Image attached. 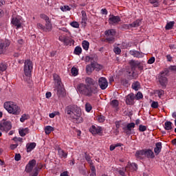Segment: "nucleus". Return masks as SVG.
<instances>
[{"instance_id": "obj_44", "label": "nucleus", "mask_w": 176, "mask_h": 176, "mask_svg": "<svg viewBox=\"0 0 176 176\" xmlns=\"http://www.w3.org/2000/svg\"><path fill=\"white\" fill-rule=\"evenodd\" d=\"M97 119L100 123H103V122H105V117L104 116H98Z\"/></svg>"}, {"instance_id": "obj_51", "label": "nucleus", "mask_w": 176, "mask_h": 176, "mask_svg": "<svg viewBox=\"0 0 176 176\" xmlns=\"http://www.w3.org/2000/svg\"><path fill=\"white\" fill-rule=\"evenodd\" d=\"M72 27H74V28H79V23L76 21H74L71 23Z\"/></svg>"}, {"instance_id": "obj_22", "label": "nucleus", "mask_w": 176, "mask_h": 176, "mask_svg": "<svg viewBox=\"0 0 176 176\" xmlns=\"http://www.w3.org/2000/svg\"><path fill=\"white\" fill-rule=\"evenodd\" d=\"M81 14H82L81 24L84 27H86V25L87 24V15L86 14V12L82 10L81 12Z\"/></svg>"}, {"instance_id": "obj_41", "label": "nucleus", "mask_w": 176, "mask_h": 176, "mask_svg": "<svg viewBox=\"0 0 176 176\" xmlns=\"http://www.w3.org/2000/svg\"><path fill=\"white\" fill-rule=\"evenodd\" d=\"M174 27V21L168 23L165 27L166 30H171Z\"/></svg>"}, {"instance_id": "obj_36", "label": "nucleus", "mask_w": 176, "mask_h": 176, "mask_svg": "<svg viewBox=\"0 0 176 176\" xmlns=\"http://www.w3.org/2000/svg\"><path fill=\"white\" fill-rule=\"evenodd\" d=\"M130 54H131V56H133V57H141V53H140V52L138 51H130Z\"/></svg>"}, {"instance_id": "obj_7", "label": "nucleus", "mask_w": 176, "mask_h": 176, "mask_svg": "<svg viewBox=\"0 0 176 176\" xmlns=\"http://www.w3.org/2000/svg\"><path fill=\"white\" fill-rule=\"evenodd\" d=\"M34 68V64L31 60H26L24 63L23 72L24 75L30 78L32 74V69Z\"/></svg>"}, {"instance_id": "obj_1", "label": "nucleus", "mask_w": 176, "mask_h": 176, "mask_svg": "<svg viewBox=\"0 0 176 176\" xmlns=\"http://www.w3.org/2000/svg\"><path fill=\"white\" fill-rule=\"evenodd\" d=\"M85 84L80 83L77 86V91L80 94L87 96V97H91L93 94H97L98 93V89L97 88V82L93 78L87 77L85 78Z\"/></svg>"}, {"instance_id": "obj_42", "label": "nucleus", "mask_w": 176, "mask_h": 176, "mask_svg": "<svg viewBox=\"0 0 176 176\" xmlns=\"http://www.w3.org/2000/svg\"><path fill=\"white\" fill-rule=\"evenodd\" d=\"M85 159L89 163V164H93L94 162L93 160H91V157H90V155L85 154Z\"/></svg>"}, {"instance_id": "obj_29", "label": "nucleus", "mask_w": 176, "mask_h": 176, "mask_svg": "<svg viewBox=\"0 0 176 176\" xmlns=\"http://www.w3.org/2000/svg\"><path fill=\"white\" fill-rule=\"evenodd\" d=\"M135 70H131V72L128 71L127 72V75L129 76V79H135V78H137L138 76L137 75V74H135V72H134Z\"/></svg>"}, {"instance_id": "obj_13", "label": "nucleus", "mask_w": 176, "mask_h": 176, "mask_svg": "<svg viewBox=\"0 0 176 176\" xmlns=\"http://www.w3.org/2000/svg\"><path fill=\"white\" fill-rule=\"evenodd\" d=\"M120 21H121L120 16H115V15H109V24H111V25H115L120 23Z\"/></svg>"}, {"instance_id": "obj_52", "label": "nucleus", "mask_w": 176, "mask_h": 176, "mask_svg": "<svg viewBox=\"0 0 176 176\" xmlns=\"http://www.w3.org/2000/svg\"><path fill=\"white\" fill-rule=\"evenodd\" d=\"M85 61L86 63H90V61H93V57L87 56L85 58Z\"/></svg>"}, {"instance_id": "obj_8", "label": "nucleus", "mask_w": 176, "mask_h": 176, "mask_svg": "<svg viewBox=\"0 0 176 176\" xmlns=\"http://www.w3.org/2000/svg\"><path fill=\"white\" fill-rule=\"evenodd\" d=\"M104 35L106 36V41L109 43H113L115 42V36L116 35V32L113 29H111L105 31Z\"/></svg>"}, {"instance_id": "obj_23", "label": "nucleus", "mask_w": 176, "mask_h": 176, "mask_svg": "<svg viewBox=\"0 0 176 176\" xmlns=\"http://www.w3.org/2000/svg\"><path fill=\"white\" fill-rule=\"evenodd\" d=\"M9 43L6 41H0V54H2L5 52L6 47L9 46Z\"/></svg>"}, {"instance_id": "obj_38", "label": "nucleus", "mask_w": 176, "mask_h": 176, "mask_svg": "<svg viewBox=\"0 0 176 176\" xmlns=\"http://www.w3.org/2000/svg\"><path fill=\"white\" fill-rule=\"evenodd\" d=\"M28 119H30V116L27 114H23L20 118V121L21 122V123H24V122H25V120H28Z\"/></svg>"}, {"instance_id": "obj_17", "label": "nucleus", "mask_w": 176, "mask_h": 176, "mask_svg": "<svg viewBox=\"0 0 176 176\" xmlns=\"http://www.w3.org/2000/svg\"><path fill=\"white\" fill-rule=\"evenodd\" d=\"M97 67H98L100 69H101V68L102 67V66L98 65V63H91V65H87L86 71L87 72H91L94 71V68H97Z\"/></svg>"}, {"instance_id": "obj_60", "label": "nucleus", "mask_w": 176, "mask_h": 176, "mask_svg": "<svg viewBox=\"0 0 176 176\" xmlns=\"http://www.w3.org/2000/svg\"><path fill=\"white\" fill-rule=\"evenodd\" d=\"M169 69L173 72H175V74H176V66H170L169 67Z\"/></svg>"}, {"instance_id": "obj_18", "label": "nucleus", "mask_w": 176, "mask_h": 176, "mask_svg": "<svg viewBox=\"0 0 176 176\" xmlns=\"http://www.w3.org/2000/svg\"><path fill=\"white\" fill-rule=\"evenodd\" d=\"M135 127V124L134 122L129 123L126 127H124L123 130L126 134H131V129Z\"/></svg>"}, {"instance_id": "obj_31", "label": "nucleus", "mask_w": 176, "mask_h": 176, "mask_svg": "<svg viewBox=\"0 0 176 176\" xmlns=\"http://www.w3.org/2000/svg\"><path fill=\"white\" fill-rule=\"evenodd\" d=\"M164 129L165 130H173V122H170V121H166L164 123Z\"/></svg>"}, {"instance_id": "obj_35", "label": "nucleus", "mask_w": 176, "mask_h": 176, "mask_svg": "<svg viewBox=\"0 0 176 176\" xmlns=\"http://www.w3.org/2000/svg\"><path fill=\"white\" fill-rule=\"evenodd\" d=\"M54 131V128L50 126H47L45 129V134H47V135L50 134V133H52V131Z\"/></svg>"}, {"instance_id": "obj_6", "label": "nucleus", "mask_w": 176, "mask_h": 176, "mask_svg": "<svg viewBox=\"0 0 176 176\" xmlns=\"http://www.w3.org/2000/svg\"><path fill=\"white\" fill-rule=\"evenodd\" d=\"M36 165V160H32L29 161L28 164L25 166V171L29 173L30 176H38L39 174V168L35 167Z\"/></svg>"}, {"instance_id": "obj_11", "label": "nucleus", "mask_w": 176, "mask_h": 176, "mask_svg": "<svg viewBox=\"0 0 176 176\" xmlns=\"http://www.w3.org/2000/svg\"><path fill=\"white\" fill-rule=\"evenodd\" d=\"M168 74V70H165L164 72H162L161 73V75L159 78L160 84L161 85V86H162V87H166L167 85V82H168L167 77H165L164 75H167Z\"/></svg>"}, {"instance_id": "obj_57", "label": "nucleus", "mask_w": 176, "mask_h": 176, "mask_svg": "<svg viewBox=\"0 0 176 176\" xmlns=\"http://www.w3.org/2000/svg\"><path fill=\"white\" fill-rule=\"evenodd\" d=\"M100 13H101L102 14H105V15H107V14H108V10H107L106 8H103V9H102V10H100Z\"/></svg>"}, {"instance_id": "obj_5", "label": "nucleus", "mask_w": 176, "mask_h": 176, "mask_svg": "<svg viewBox=\"0 0 176 176\" xmlns=\"http://www.w3.org/2000/svg\"><path fill=\"white\" fill-rule=\"evenodd\" d=\"M4 108L11 115H20L21 109L14 102H6L4 103Z\"/></svg>"}, {"instance_id": "obj_2", "label": "nucleus", "mask_w": 176, "mask_h": 176, "mask_svg": "<svg viewBox=\"0 0 176 176\" xmlns=\"http://www.w3.org/2000/svg\"><path fill=\"white\" fill-rule=\"evenodd\" d=\"M66 113L68 115L70 120L74 122V123H82L83 118H82V111L80 108L77 106L67 107L66 108Z\"/></svg>"}, {"instance_id": "obj_62", "label": "nucleus", "mask_w": 176, "mask_h": 176, "mask_svg": "<svg viewBox=\"0 0 176 176\" xmlns=\"http://www.w3.org/2000/svg\"><path fill=\"white\" fill-rule=\"evenodd\" d=\"M45 97L46 98H50V97H52V92H47L45 94Z\"/></svg>"}, {"instance_id": "obj_27", "label": "nucleus", "mask_w": 176, "mask_h": 176, "mask_svg": "<svg viewBox=\"0 0 176 176\" xmlns=\"http://www.w3.org/2000/svg\"><path fill=\"white\" fill-rule=\"evenodd\" d=\"M154 152L155 155H159L162 152V142H157L155 144V148H154Z\"/></svg>"}, {"instance_id": "obj_26", "label": "nucleus", "mask_w": 176, "mask_h": 176, "mask_svg": "<svg viewBox=\"0 0 176 176\" xmlns=\"http://www.w3.org/2000/svg\"><path fill=\"white\" fill-rule=\"evenodd\" d=\"M139 61L131 60L129 61V65H131V68L132 71H135L137 67H138Z\"/></svg>"}, {"instance_id": "obj_3", "label": "nucleus", "mask_w": 176, "mask_h": 176, "mask_svg": "<svg viewBox=\"0 0 176 176\" xmlns=\"http://www.w3.org/2000/svg\"><path fill=\"white\" fill-rule=\"evenodd\" d=\"M40 18L45 21V25L41 23L36 24L38 30L43 31V32H50L53 30V23L52 19L45 14H41Z\"/></svg>"}, {"instance_id": "obj_21", "label": "nucleus", "mask_w": 176, "mask_h": 176, "mask_svg": "<svg viewBox=\"0 0 176 176\" xmlns=\"http://www.w3.org/2000/svg\"><path fill=\"white\" fill-rule=\"evenodd\" d=\"M144 156L148 159H155V153L151 149H144Z\"/></svg>"}, {"instance_id": "obj_4", "label": "nucleus", "mask_w": 176, "mask_h": 176, "mask_svg": "<svg viewBox=\"0 0 176 176\" xmlns=\"http://www.w3.org/2000/svg\"><path fill=\"white\" fill-rule=\"evenodd\" d=\"M54 80L55 82L54 91H56L58 97H64L65 96V89L61 85V78L57 74H54Z\"/></svg>"}, {"instance_id": "obj_25", "label": "nucleus", "mask_w": 176, "mask_h": 176, "mask_svg": "<svg viewBox=\"0 0 176 176\" xmlns=\"http://www.w3.org/2000/svg\"><path fill=\"white\" fill-rule=\"evenodd\" d=\"M58 155H59V157H61V159H67V157L68 156V153H66L65 151H64V150L61 148H58Z\"/></svg>"}, {"instance_id": "obj_49", "label": "nucleus", "mask_w": 176, "mask_h": 176, "mask_svg": "<svg viewBox=\"0 0 176 176\" xmlns=\"http://www.w3.org/2000/svg\"><path fill=\"white\" fill-rule=\"evenodd\" d=\"M136 100H141V98H142L144 97V96L142 95V93L141 92H138V94H136V96H135Z\"/></svg>"}, {"instance_id": "obj_47", "label": "nucleus", "mask_w": 176, "mask_h": 176, "mask_svg": "<svg viewBox=\"0 0 176 176\" xmlns=\"http://www.w3.org/2000/svg\"><path fill=\"white\" fill-rule=\"evenodd\" d=\"M146 129L147 127L145 125L140 124L139 126V131H141V132L146 131Z\"/></svg>"}, {"instance_id": "obj_19", "label": "nucleus", "mask_w": 176, "mask_h": 176, "mask_svg": "<svg viewBox=\"0 0 176 176\" xmlns=\"http://www.w3.org/2000/svg\"><path fill=\"white\" fill-rule=\"evenodd\" d=\"M58 40L60 42L64 43L65 45H66V46H67V45H69V43H71V42H74V40L72 39H69L68 37L65 36H60L58 38Z\"/></svg>"}, {"instance_id": "obj_64", "label": "nucleus", "mask_w": 176, "mask_h": 176, "mask_svg": "<svg viewBox=\"0 0 176 176\" xmlns=\"http://www.w3.org/2000/svg\"><path fill=\"white\" fill-rule=\"evenodd\" d=\"M17 146H19V144H12L10 146L11 149H16V148H17Z\"/></svg>"}, {"instance_id": "obj_28", "label": "nucleus", "mask_w": 176, "mask_h": 176, "mask_svg": "<svg viewBox=\"0 0 176 176\" xmlns=\"http://www.w3.org/2000/svg\"><path fill=\"white\" fill-rule=\"evenodd\" d=\"M19 135L21 137H25L28 133H30V129L25 128V129H21L19 130Z\"/></svg>"}, {"instance_id": "obj_46", "label": "nucleus", "mask_w": 176, "mask_h": 176, "mask_svg": "<svg viewBox=\"0 0 176 176\" xmlns=\"http://www.w3.org/2000/svg\"><path fill=\"white\" fill-rule=\"evenodd\" d=\"M118 146H122V144H120V143H118V144H115V145H113V144H111V146H110V151H115V148H118Z\"/></svg>"}, {"instance_id": "obj_20", "label": "nucleus", "mask_w": 176, "mask_h": 176, "mask_svg": "<svg viewBox=\"0 0 176 176\" xmlns=\"http://www.w3.org/2000/svg\"><path fill=\"white\" fill-rule=\"evenodd\" d=\"M141 23V20L140 19H137L136 21H133L132 23L127 25V24H124L123 25L124 28H129V27H132L133 28H137V27H140V24Z\"/></svg>"}, {"instance_id": "obj_54", "label": "nucleus", "mask_w": 176, "mask_h": 176, "mask_svg": "<svg viewBox=\"0 0 176 176\" xmlns=\"http://www.w3.org/2000/svg\"><path fill=\"white\" fill-rule=\"evenodd\" d=\"M13 141H15V142H23V138L14 137V138H13Z\"/></svg>"}, {"instance_id": "obj_10", "label": "nucleus", "mask_w": 176, "mask_h": 176, "mask_svg": "<svg viewBox=\"0 0 176 176\" xmlns=\"http://www.w3.org/2000/svg\"><path fill=\"white\" fill-rule=\"evenodd\" d=\"M138 170V165L135 163H130L128 162L126 166L124 168V171H126V174L129 175L130 172L133 173L134 171H137Z\"/></svg>"}, {"instance_id": "obj_55", "label": "nucleus", "mask_w": 176, "mask_h": 176, "mask_svg": "<svg viewBox=\"0 0 176 176\" xmlns=\"http://www.w3.org/2000/svg\"><path fill=\"white\" fill-rule=\"evenodd\" d=\"M21 155L20 154L15 155L14 160H16V162H19V160H21Z\"/></svg>"}, {"instance_id": "obj_58", "label": "nucleus", "mask_w": 176, "mask_h": 176, "mask_svg": "<svg viewBox=\"0 0 176 176\" xmlns=\"http://www.w3.org/2000/svg\"><path fill=\"white\" fill-rule=\"evenodd\" d=\"M89 165H90V168H91V173L96 171V166H94V163H93L92 164H89Z\"/></svg>"}, {"instance_id": "obj_48", "label": "nucleus", "mask_w": 176, "mask_h": 176, "mask_svg": "<svg viewBox=\"0 0 176 176\" xmlns=\"http://www.w3.org/2000/svg\"><path fill=\"white\" fill-rule=\"evenodd\" d=\"M151 108H153L154 109H156V108L159 107V102L153 101L151 103Z\"/></svg>"}, {"instance_id": "obj_61", "label": "nucleus", "mask_w": 176, "mask_h": 176, "mask_svg": "<svg viewBox=\"0 0 176 176\" xmlns=\"http://www.w3.org/2000/svg\"><path fill=\"white\" fill-rule=\"evenodd\" d=\"M119 174H120L122 176H126V175H129V174H127V173L124 170H120L119 171Z\"/></svg>"}, {"instance_id": "obj_14", "label": "nucleus", "mask_w": 176, "mask_h": 176, "mask_svg": "<svg viewBox=\"0 0 176 176\" xmlns=\"http://www.w3.org/2000/svg\"><path fill=\"white\" fill-rule=\"evenodd\" d=\"M98 85L102 90H105L108 87V80H107L105 77H100L98 79Z\"/></svg>"}, {"instance_id": "obj_39", "label": "nucleus", "mask_w": 176, "mask_h": 176, "mask_svg": "<svg viewBox=\"0 0 176 176\" xmlns=\"http://www.w3.org/2000/svg\"><path fill=\"white\" fill-rule=\"evenodd\" d=\"M91 109H93V107L91 106V104L89 102H87L85 104V111H86V112H90V111H91Z\"/></svg>"}, {"instance_id": "obj_24", "label": "nucleus", "mask_w": 176, "mask_h": 176, "mask_svg": "<svg viewBox=\"0 0 176 176\" xmlns=\"http://www.w3.org/2000/svg\"><path fill=\"white\" fill-rule=\"evenodd\" d=\"M135 157L137 159H139L140 160H142L144 158V156H145V150H140L137 151L135 154Z\"/></svg>"}, {"instance_id": "obj_40", "label": "nucleus", "mask_w": 176, "mask_h": 176, "mask_svg": "<svg viewBox=\"0 0 176 176\" xmlns=\"http://www.w3.org/2000/svg\"><path fill=\"white\" fill-rule=\"evenodd\" d=\"M111 105L113 108H118V107H119V101L117 100H113L111 102Z\"/></svg>"}, {"instance_id": "obj_59", "label": "nucleus", "mask_w": 176, "mask_h": 176, "mask_svg": "<svg viewBox=\"0 0 176 176\" xmlns=\"http://www.w3.org/2000/svg\"><path fill=\"white\" fill-rule=\"evenodd\" d=\"M115 124H116V127L117 130H118V129L120 128V121H116L115 122Z\"/></svg>"}, {"instance_id": "obj_15", "label": "nucleus", "mask_w": 176, "mask_h": 176, "mask_svg": "<svg viewBox=\"0 0 176 176\" xmlns=\"http://www.w3.org/2000/svg\"><path fill=\"white\" fill-rule=\"evenodd\" d=\"M134 100H135V96L134 94H129L126 96V104L127 105H134Z\"/></svg>"}, {"instance_id": "obj_63", "label": "nucleus", "mask_w": 176, "mask_h": 176, "mask_svg": "<svg viewBox=\"0 0 176 176\" xmlns=\"http://www.w3.org/2000/svg\"><path fill=\"white\" fill-rule=\"evenodd\" d=\"M163 94H164V91H163V90L158 91L159 97H162V96H163Z\"/></svg>"}, {"instance_id": "obj_12", "label": "nucleus", "mask_w": 176, "mask_h": 176, "mask_svg": "<svg viewBox=\"0 0 176 176\" xmlns=\"http://www.w3.org/2000/svg\"><path fill=\"white\" fill-rule=\"evenodd\" d=\"M89 131L93 135H97V134L101 135V134H102V128L99 126L92 125L89 129Z\"/></svg>"}, {"instance_id": "obj_34", "label": "nucleus", "mask_w": 176, "mask_h": 176, "mask_svg": "<svg viewBox=\"0 0 176 176\" xmlns=\"http://www.w3.org/2000/svg\"><path fill=\"white\" fill-rule=\"evenodd\" d=\"M7 69H8V65L5 63L3 62L0 63V72H3Z\"/></svg>"}, {"instance_id": "obj_9", "label": "nucleus", "mask_w": 176, "mask_h": 176, "mask_svg": "<svg viewBox=\"0 0 176 176\" xmlns=\"http://www.w3.org/2000/svg\"><path fill=\"white\" fill-rule=\"evenodd\" d=\"M11 129H12V122H10V121L3 120L0 124V130L1 131H6V133H8V131H9V130H11Z\"/></svg>"}, {"instance_id": "obj_33", "label": "nucleus", "mask_w": 176, "mask_h": 176, "mask_svg": "<svg viewBox=\"0 0 176 176\" xmlns=\"http://www.w3.org/2000/svg\"><path fill=\"white\" fill-rule=\"evenodd\" d=\"M82 46L84 50H89V46H90V43H89V41H83Z\"/></svg>"}, {"instance_id": "obj_32", "label": "nucleus", "mask_w": 176, "mask_h": 176, "mask_svg": "<svg viewBox=\"0 0 176 176\" xmlns=\"http://www.w3.org/2000/svg\"><path fill=\"white\" fill-rule=\"evenodd\" d=\"M141 87V85L138 81H136L132 84V89L133 90H135L138 91V90H140V88Z\"/></svg>"}, {"instance_id": "obj_56", "label": "nucleus", "mask_w": 176, "mask_h": 176, "mask_svg": "<svg viewBox=\"0 0 176 176\" xmlns=\"http://www.w3.org/2000/svg\"><path fill=\"white\" fill-rule=\"evenodd\" d=\"M155 57H151L148 59V64H153V63H155Z\"/></svg>"}, {"instance_id": "obj_43", "label": "nucleus", "mask_w": 176, "mask_h": 176, "mask_svg": "<svg viewBox=\"0 0 176 176\" xmlns=\"http://www.w3.org/2000/svg\"><path fill=\"white\" fill-rule=\"evenodd\" d=\"M60 9L62 10V12H68L71 10V8H69L68 6H60Z\"/></svg>"}, {"instance_id": "obj_37", "label": "nucleus", "mask_w": 176, "mask_h": 176, "mask_svg": "<svg viewBox=\"0 0 176 176\" xmlns=\"http://www.w3.org/2000/svg\"><path fill=\"white\" fill-rule=\"evenodd\" d=\"M74 54H76L77 56H79L82 53V47L77 46L74 49Z\"/></svg>"}, {"instance_id": "obj_45", "label": "nucleus", "mask_w": 176, "mask_h": 176, "mask_svg": "<svg viewBox=\"0 0 176 176\" xmlns=\"http://www.w3.org/2000/svg\"><path fill=\"white\" fill-rule=\"evenodd\" d=\"M72 74L73 76H76L78 75V69L76 67H72L71 69Z\"/></svg>"}, {"instance_id": "obj_53", "label": "nucleus", "mask_w": 176, "mask_h": 176, "mask_svg": "<svg viewBox=\"0 0 176 176\" xmlns=\"http://www.w3.org/2000/svg\"><path fill=\"white\" fill-rule=\"evenodd\" d=\"M150 3L154 4V6L157 7L159 5V1L158 0H150Z\"/></svg>"}, {"instance_id": "obj_30", "label": "nucleus", "mask_w": 176, "mask_h": 176, "mask_svg": "<svg viewBox=\"0 0 176 176\" xmlns=\"http://www.w3.org/2000/svg\"><path fill=\"white\" fill-rule=\"evenodd\" d=\"M35 146H36V143L35 142H32L30 143L29 144L26 145L27 148V152H31L33 149H35Z\"/></svg>"}, {"instance_id": "obj_16", "label": "nucleus", "mask_w": 176, "mask_h": 176, "mask_svg": "<svg viewBox=\"0 0 176 176\" xmlns=\"http://www.w3.org/2000/svg\"><path fill=\"white\" fill-rule=\"evenodd\" d=\"M11 23L14 27H16V30L21 28V19L20 18L13 17Z\"/></svg>"}, {"instance_id": "obj_50", "label": "nucleus", "mask_w": 176, "mask_h": 176, "mask_svg": "<svg viewBox=\"0 0 176 176\" xmlns=\"http://www.w3.org/2000/svg\"><path fill=\"white\" fill-rule=\"evenodd\" d=\"M113 52L116 53V54H120V53H122V50H120L119 47H114Z\"/></svg>"}]
</instances>
